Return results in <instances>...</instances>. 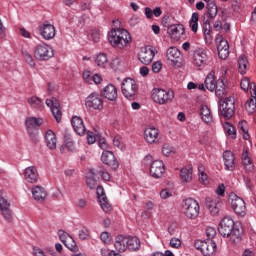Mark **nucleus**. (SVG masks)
I'll return each mask as SVG.
<instances>
[{
    "mask_svg": "<svg viewBox=\"0 0 256 256\" xmlns=\"http://www.w3.org/2000/svg\"><path fill=\"white\" fill-rule=\"evenodd\" d=\"M108 41L112 47L125 49L131 43V34L123 28L114 29L108 33Z\"/></svg>",
    "mask_w": 256,
    "mask_h": 256,
    "instance_id": "nucleus-1",
    "label": "nucleus"
},
{
    "mask_svg": "<svg viewBox=\"0 0 256 256\" xmlns=\"http://www.w3.org/2000/svg\"><path fill=\"white\" fill-rule=\"evenodd\" d=\"M233 219L231 217H224L219 225L218 231L222 237H231L233 241L241 239V234L239 230H233Z\"/></svg>",
    "mask_w": 256,
    "mask_h": 256,
    "instance_id": "nucleus-2",
    "label": "nucleus"
},
{
    "mask_svg": "<svg viewBox=\"0 0 256 256\" xmlns=\"http://www.w3.org/2000/svg\"><path fill=\"white\" fill-rule=\"evenodd\" d=\"M219 116L224 119H231L235 115V97L229 96L219 100Z\"/></svg>",
    "mask_w": 256,
    "mask_h": 256,
    "instance_id": "nucleus-3",
    "label": "nucleus"
},
{
    "mask_svg": "<svg viewBox=\"0 0 256 256\" xmlns=\"http://www.w3.org/2000/svg\"><path fill=\"white\" fill-rule=\"evenodd\" d=\"M175 99V92L172 90H165L161 88H154L152 90V101L157 105H167Z\"/></svg>",
    "mask_w": 256,
    "mask_h": 256,
    "instance_id": "nucleus-4",
    "label": "nucleus"
},
{
    "mask_svg": "<svg viewBox=\"0 0 256 256\" xmlns=\"http://www.w3.org/2000/svg\"><path fill=\"white\" fill-rule=\"evenodd\" d=\"M182 211L188 219H197L199 217V202L193 198H187L183 201Z\"/></svg>",
    "mask_w": 256,
    "mask_h": 256,
    "instance_id": "nucleus-5",
    "label": "nucleus"
},
{
    "mask_svg": "<svg viewBox=\"0 0 256 256\" xmlns=\"http://www.w3.org/2000/svg\"><path fill=\"white\" fill-rule=\"evenodd\" d=\"M194 247L198 251H201L204 256H211L217 251V244L213 240H196L194 242Z\"/></svg>",
    "mask_w": 256,
    "mask_h": 256,
    "instance_id": "nucleus-6",
    "label": "nucleus"
},
{
    "mask_svg": "<svg viewBox=\"0 0 256 256\" xmlns=\"http://www.w3.org/2000/svg\"><path fill=\"white\" fill-rule=\"evenodd\" d=\"M51 57H53V48L51 46L42 43L34 48V58L37 61H49Z\"/></svg>",
    "mask_w": 256,
    "mask_h": 256,
    "instance_id": "nucleus-7",
    "label": "nucleus"
},
{
    "mask_svg": "<svg viewBox=\"0 0 256 256\" xmlns=\"http://www.w3.org/2000/svg\"><path fill=\"white\" fill-rule=\"evenodd\" d=\"M43 120L41 118L28 117L25 121L27 133L32 141H37V129L41 127Z\"/></svg>",
    "mask_w": 256,
    "mask_h": 256,
    "instance_id": "nucleus-8",
    "label": "nucleus"
},
{
    "mask_svg": "<svg viewBox=\"0 0 256 256\" xmlns=\"http://www.w3.org/2000/svg\"><path fill=\"white\" fill-rule=\"evenodd\" d=\"M122 94L126 99H132L134 95L137 94V91H139V87L137 86V82L134 79L126 78L122 82Z\"/></svg>",
    "mask_w": 256,
    "mask_h": 256,
    "instance_id": "nucleus-9",
    "label": "nucleus"
},
{
    "mask_svg": "<svg viewBox=\"0 0 256 256\" xmlns=\"http://www.w3.org/2000/svg\"><path fill=\"white\" fill-rule=\"evenodd\" d=\"M229 199L231 207L233 211L236 213V215L244 217L247 211V206H245V200L233 193L230 194Z\"/></svg>",
    "mask_w": 256,
    "mask_h": 256,
    "instance_id": "nucleus-10",
    "label": "nucleus"
},
{
    "mask_svg": "<svg viewBox=\"0 0 256 256\" xmlns=\"http://www.w3.org/2000/svg\"><path fill=\"white\" fill-rule=\"evenodd\" d=\"M207 50L204 48H197L193 52L192 63L195 67H205L207 65Z\"/></svg>",
    "mask_w": 256,
    "mask_h": 256,
    "instance_id": "nucleus-11",
    "label": "nucleus"
},
{
    "mask_svg": "<svg viewBox=\"0 0 256 256\" xmlns=\"http://www.w3.org/2000/svg\"><path fill=\"white\" fill-rule=\"evenodd\" d=\"M138 59L143 65H151L155 59V50L149 46L142 47L138 53Z\"/></svg>",
    "mask_w": 256,
    "mask_h": 256,
    "instance_id": "nucleus-12",
    "label": "nucleus"
},
{
    "mask_svg": "<svg viewBox=\"0 0 256 256\" xmlns=\"http://www.w3.org/2000/svg\"><path fill=\"white\" fill-rule=\"evenodd\" d=\"M217 45L218 56L220 59H227L229 57V42L223 39V36L218 35L215 39Z\"/></svg>",
    "mask_w": 256,
    "mask_h": 256,
    "instance_id": "nucleus-13",
    "label": "nucleus"
},
{
    "mask_svg": "<svg viewBox=\"0 0 256 256\" xmlns=\"http://www.w3.org/2000/svg\"><path fill=\"white\" fill-rule=\"evenodd\" d=\"M85 105L88 107V109L101 111V109H103V99H101L99 94L92 93L86 98Z\"/></svg>",
    "mask_w": 256,
    "mask_h": 256,
    "instance_id": "nucleus-14",
    "label": "nucleus"
},
{
    "mask_svg": "<svg viewBox=\"0 0 256 256\" xmlns=\"http://www.w3.org/2000/svg\"><path fill=\"white\" fill-rule=\"evenodd\" d=\"M0 211L5 221H8V223H11V221H13V211H11V203H9L7 198L3 196H0Z\"/></svg>",
    "mask_w": 256,
    "mask_h": 256,
    "instance_id": "nucleus-15",
    "label": "nucleus"
},
{
    "mask_svg": "<svg viewBox=\"0 0 256 256\" xmlns=\"http://www.w3.org/2000/svg\"><path fill=\"white\" fill-rule=\"evenodd\" d=\"M45 103L47 107L50 108V111L54 119H56L57 123H61V118L63 114L61 113V109L59 108V101H57V99L55 98H52V99H46Z\"/></svg>",
    "mask_w": 256,
    "mask_h": 256,
    "instance_id": "nucleus-16",
    "label": "nucleus"
},
{
    "mask_svg": "<svg viewBox=\"0 0 256 256\" xmlns=\"http://www.w3.org/2000/svg\"><path fill=\"white\" fill-rule=\"evenodd\" d=\"M205 205L208 207L211 215H217L223 207V202L219 197L206 198Z\"/></svg>",
    "mask_w": 256,
    "mask_h": 256,
    "instance_id": "nucleus-17",
    "label": "nucleus"
},
{
    "mask_svg": "<svg viewBox=\"0 0 256 256\" xmlns=\"http://www.w3.org/2000/svg\"><path fill=\"white\" fill-rule=\"evenodd\" d=\"M165 173V164L161 160H155L150 165V174L154 179H160Z\"/></svg>",
    "mask_w": 256,
    "mask_h": 256,
    "instance_id": "nucleus-18",
    "label": "nucleus"
},
{
    "mask_svg": "<svg viewBox=\"0 0 256 256\" xmlns=\"http://www.w3.org/2000/svg\"><path fill=\"white\" fill-rule=\"evenodd\" d=\"M39 33L45 41H50L55 37V26L49 22H44L43 25L39 28Z\"/></svg>",
    "mask_w": 256,
    "mask_h": 256,
    "instance_id": "nucleus-19",
    "label": "nucleus"
},
{
    "mask_svg": "<svg viewBox=\"0 0 256 256\" xmlns=\"http://www.w3.org/2000/svg\"><path fill=\"white\" fill-rule=\"evenodd\" d=\"M101 161L104 165L111 167V169H117L119 167V162H117L115 155L111 151H104L101 156Z\"/></svg>",
    "mask_w": 256,
    "mask_h": 256,
    "instance_id": "nucleus-20",
    "label": "nucleus"
},
{
    "mask_svg": "<svg viewBox=\"0 0 256 256\" xmlns=\"http://www.w3.org/2000/svg\"><path fill=\"white\" fill-rule=\"evenodd\" d=\"M144 139L149 145L157 143L159 141V129L155 127L146 128L144 130Z\"/></svg>",
    "mask_w": 256,
    "mask_h": 256,
    "instance_id": "nucleus-21",
    "label": "nucleus"
},
{
    "mask_svg": "<svg viewBox=\"0 0 256 256\" xmlns=\"http://www.w3.org/2000/svg\"><path fill=\"white\" fill-rule=\"evenodd\" d=\"M179 57H181V51H179L177 47L168 48L166 52V59L172 67L179 64Z\"/></svg>",
    "mask_w": 256,
    "mask_h": 256,
    "instance_id": "nucleus-22",
    "label": "nucleus"
},
{
    "mask_svg": "<svg viewBox=\"0 0 256 256\" xmlns=\"http://www.w3.org/2000/svg\"><path fill=\"white\" fill-rule=\"evenodd\" d=\"M24 178L27 183H38L39 172L35 166H29L24 170Z\"/></svg>",
    "mask_w": 256,
    "mask_h": 256,
    "instance_id": "nucleus-23",
    "label": "nucleus"
},
{
    "mask_svg": "<svg viewBox=\"0 0 256 256\" xmlns=\"http://www.w3.org/2000/svg\"><path fill=\"white\" fill-rule=\"evenodd\" d=\"M223 161L226 171H235V155L231 150L224 151Z\"/></svg>",
    "mask_w": 256,
    "mask_h": 256,
    "instance_id": "nucleus-24",
    "label": "nucleus"
},
{
    "mask_svg": "<svg viewBox=\"0 0 256 256\" xmlns=\"http://www.w3.org/2000/svg\"><path fill=\"white\" fill-rule=\"evenodd\" d=\"M101 95L108 101H115L117 99V88L113 84H108L102 89Z\"/></svg>",
    "mask_w": 256,
    "mask_h": 256,
    "instance_id": "nucleus-25",
    "label": "nucleus"
},
{
    "mask_svg": "<svg viewBox=\"0 0 256 256\" xmlns=\"http://www.w3.org/2000/svg\"><path fill=\"white\" fill-rule=\"evenodd\" d=\"M71 125L77 133V135L83 136L85 135L86 128H85V123H83V119L79 116H73L71 119Z\"/></svg>",
    "mask_w": 256,
    "mask_h": 256,
    "instance_id": "nucleus-26",
    "label": "nucleus"
},
{
    "mask_svg": "<svg viewBox=\"0 0 256 256\" xmlns=\"http://www.w3.org/2000/svg\"><path fill=\"white\" fill-rule=\"evenodd\" d=\"M128 236L118 235L115 238L114 247L118 253H125L127 251Z\"/></svg>",
    "mask_w": 256,
    "mask_h": 256,
    "instance_id": "nucleus-27",
    "label": "nucleus"
},
{
    "mask_svg": "<svg viewBox=\"0 0 256 256\" xmlns=\"http://www.w3.org/2000/svg\"><path fill=\"white\" fill-rule=\"evenodd\" d=\"M199 116L201 117V120L207 125L213 123V114L211 113L209 106L202 104L199 109Z\"/></svg>",
    "mask_w": 256,
    "mask_h": 256,
    "instance_id": "nucleus-28",
    "label": "nucleus"
},
{
    "mask_svg": "<svg viewBox=\"0 0 256 256\" xmlns=\"http://www.w3.org/2000/svg\"><path fill=\"white\" fill-rule=\"evenodd\" d=\"M180 179L182 183H191L193 180V166L188 165L180 169Z\"/></svg>",
    "mask_w": 256,
    "mask_h": 256,
    "instance_id": "nucleus-29",
    "label": "nucleus"
},
{
    "mask_svg": "<svg viewBox=\"0 0 256 256\" xmlns=\"http://www.w3.org/2000/svg\"><path fill=\"white\" fill-rule=\"evenodd\" d=\"M32 196L35 201L43 203V201H45V199L47 198V191H45V188L41 186H34L32 188Z\"/></svg>",
    "mask_w": 256,
    "mask_h": 256,
    "instance_id": "nucleus-30",
    "label": "nucleus"
},
{
    "mask_svg": "<svg viewBox=\"0 0 256 256\" xmlns=\"http://www.w3.org/2000/svg\"><path fill=\"white\" fill-rule=\"evenodd\" d=\"M45 143L49 149H57V136L52 130L45 133Z\"/></svg>",
    "mask_w": 256,
    "mask_h": 256,
    "instance_id": "nucleus-31",
    "label": "nucleus"
},
{
    "mask_svg": "<svg viewBox=\"0 0 256 256\" xmlns=\"http://www.w3.org/2000/svg\"><path fill=\"white\" fill-rule=\"evenodd\" d=\"M167 33L170 35L171 39H179L183 35V26L181 25H171Z\"/></svg>",
    "mask_w": 256,
    "mask_h": 256,
    "instance_id": "nucleus-32",
    "label": "nucleus"
},
{
    "mask_svg": "<svg viewBox=\"0 0 256 256\" xmlns=\"http://www.w3.org/2000/svg\"><path fill=\"white\" fill-rule=\"evenodd\" d=\"M204 85L208 91H215L217 87V81H215V72H210L204 81Z\"/></svg>",
    "mask_w": 256,
    "mask_h": 256,
    "instance_id": "nucleus-33",
    "label": "nucleus"
},
{
    "mask_svg": "<svg viewBox=\"0 0 256 256\" xmlns=\"http://www.w3.org/2000/svg\"><path fill=\"white\" fill-rule=\"evenodd\" d=\"M214 91L216 93V97H219V99H223V97L227 95V88L225 86V82H223V80H217Z\"/></svg>",
    "mask_w": 256,
    "mask_h": 256,
    "instance_id": "nucleus-34",
    "label": "nucleus"
},
{
    "mask_svg": "<svg viewBox=\"0 0 256 256\" xmlns=\"http://www.w3.org/2000/svg\"><path fill=\"white\" fill-rule=\"evenodd\" d=\"M238 71L241 75H245L247 73V68L249 67V60H247V56L240 55L238 58Z\"/></svg>",
    "mask_w": 256,
    "mask_h": 256,
    "instance_id": "nucleus-35",
    "label": "nucleus"
},
{
    "mask_svg": "<svg viewBox=\"0 0 256 256\" xmlns=\"http://www.w3.org/2000/svg\"><path fill=\"white\" fill-rule=\"evenodd\" d=\"M242 163L247 171H253V163H251V157L249 156V150L247 149L243 150Z\"/></svg>",
    "mask_w": 256,
    "mask_h": 256,
    "instance_id": "nucleus-36",
    "label": "nucleus"
},
{
    "mask_svg": "<svg viewBox=\"0 0 256 256\" xmlns=\"http://www.w3.org/2000/svg\"><path fill=\"white\" fill-rule=\"evenodd\" d=\"M240 87L243 91H250V95L253 91L256 92V86L255 83H251L249 78L244 77L240 82Z\"/></svg>",
    "mask_w": 256,
    "mask_h": 256,
    "instance_id": "nucleus-37",
    "label": "nucleus"
},
{
    "mask_svg": "<svg viewBox=\"0 0 256 256\" xmlns=\"http://www.w3.org/2000/svg\"><path fill=\"white\" fill-rule=\"evenodd\" d=\"M28 105H30L32 109H38L39 111L43 110V100L37 96L28 98Z\"/></svg>",
    "mask_w": 256,
    "mask_h": 256,
    "instance_id": "nucleus-38",
    "label": "nucleus"
},
{
    "mask_svg": "<svg viewBox=\"0 0 256 256\" xmlns=\"http://www.w3.org/2000/svg\"><path fill=\"white\" fill-rule=\"evenodd\" d=\"M127 247L130 251H138L141 247V241L137 237L128 236Z\"/></svg>",
    "mask_w": 256,
    "mask_h": 256,
    "instance_id": "nucleus-39",
    "label": "nucleus"
},
{
    "mask_svg": "<svg viewBox=\"0 0 256 256\" xmlns=\"http://www.w3.org/2000/svg\"><path fill=\"white\" fill-rule=\"evenodd\" d=\"M256 109V92L252 90L250 99L246 102V110L248 113H253Z\"/></svg>",
    "mask_w": 256,
    "mask_h": 256,
    "instance_id": "nucleus-40",
    "label": "nucleus"
},
{
    "mask_svg": "<svg viewBox=\"0 0 256 256\" xmlns=\"http://www.w3.org/2000/svg\"><path fill=\"white\" fill-rule=\"evenodd\" d=\"M198 180L202 185H209V176L205 173V167L201 164L198 166Z\"/></svg>",
    "mask_w": 256,
    "mask_h": 256,
    "instance_id": "nucleus-41",
    "label": "nucleus"
},
{
    "mask_svg": "<svg viewBox=\"0 0 256 256\" xmlns=\"http://www.w3.org/2000/svg\"><path fill=\"white\" fill-rule=\"evenodd\" d=\"M238 128H239L240 131L242 132L243 139H245V141H249V139L251 138V136L249 135V124L247 123V121L241 120V121L238 123Z\"/></svg>",
    "mask_w": 256,
    "mask_h": 256,
    "instance_id": "nucleus-42",
    "label": "nucleus"
},
{
    "mask_svg": "<svg viewBox=\"0 0 256 256\" xmlns=\"http://www.w3.org/2000/svg\"><path fill=\"white\" fill-rule=\"evenodd\" d=\"M189 26L192 32L197 33L199 29V13H192L191 19L189 21Z\"/></svg>",
    "mask_w": 256,
    "mask_h": 256,
    "instance_id": "nucleus-43",
    "label": "nucleus"
},
{
    "mask_svg": "<svg viewBox=\"0 0 256 256\" xmlns=\"http://www.w3.org/2000/svg\"><path fill=\"white\" fill-rule=\"evenodd\" d=\"M95 63L97 67H101V69H105L109 63V59H107V54L100 53L97 55L95 59Z\"/></svg>",
    "mask_w": 256,
    "mask_h": 256,
    "instance_id": "nucleus-44",
    "label": "nucleus"
},
{
    "mask_svg": "<svg viewBox=\"0 0 256 256\" xmlns=\"http://www.w3.org/2000/svg\"><path fill=\"white\" fill-rule=\"evenodd\" d=\"M206 9L210 19H215V17H217V4H215V1H208Z\"/></svg>",
    "mask_w": 256,
    "mask_h": 256,
    "instance_id": "nucleus-45",
    "label": "nucleus"
},
{
    "mask_svg": "<svg viewBox=\"0 0 256 256\" xmlns=\"http://www.w3.org/2000/svg\"><path fill=\"white\" fill-rule=\"evenodd\" d=\"M100 203V207L104 213H109L113 209L111 207V204H109V201L107 200V196H101L100 200H98Z\"/></svg>",
    "mask_w": 256,
    "mask_h": 256,
    "instance_id": "nucleus-46",
    "label": "nucleus"
},
{
    "mask_svg": "<svg viewBox=\"0 0 256 256\" xmlns=\"http://www.w3.org/2000/svg\"><path fill=\"white\" fill-rule=\"evenodd\" d=\"M64 245L70 251H77V243L71 236L67 238V240L64 242Z\"/></svg>",
    "mask_w": 256,
    "mask_h": 256,
    "instance_id": "nucleus-47",
    "label": "nucleus"
},
{
    "mask_svg": "<svg viewBox=\"0 0 256 256\" xmlns=\"http://www.w3.org/2000/svg\"><path fill=\"white\" fill-rule=\"evenodd\" d=\"M22 55L26 61V63L30 66V67H35V60L33 59V56L31 54H29V52H27V50H23L22 51Z\"/></svg>",
    "mask_w": 256,
    "mask_h": 256,
    "instance_id": "nucleus-48",
    "label": "nucleus"
},
{
    "mask_svg": "<svg viewBox=\"0 0 256 256\" xmlns=\"http://www.w3.org/2000/svg\"><path fill=\"white\" fill-rule=\"evenodd\" d=\"M86 183L89 189H97V179H95V173L92 172V176L86 178Z\"/></svg>",
    "mask_w": 256,
    "mask_h": 256,
    "instance_id": "nucleus-49",
    "label": "nucleus"
},
{
    "mask_svg": "<svg viewBox=\"0 0 256 256\" xmlns=\"http://www.w3.org/2000/svg\"><path fill=\"white\" fill-rule=\"evenodd\" d=\"M224 129L227 131L228 135H231L232 139H235L236 137V133H235V127H233V125H231V123L229 122H225L223 124Z\"/></svg>",
    "mask_w": 256,
    "mask_h": 256,
    "instance_id": "nucleus-50",
    "label": "nucleus"
},
{
    "mask_svg": "<svg viewBox=\"0 0 256 256\" xmlns=\"http://www.w3.org/2000/svg\"><path fill=\"white\" fill-rule=\"evenodd\" d=\"M215 235H217V230H215V228L208 227L206 229V236L208 238L206 239V241H213V238L215 237Z\"/></svg>",
    "mask_w": 256,
    "mask_h": 256,
    "instance_id": "nucleus-51",
    "label": "nucleus"
},
{
    "mask_svg": "<svg viewBox=\"0 0 256 256\" xmlns=\"http://www.w3.org/2000/svg\"><path fill=\"white\" fill-rule=\"evenodd\" d=\"M162 153L163 155H165V157H169V155H172L173 153H175V148L166 144L162 147Z\"/></svg>",
    "mask_w": 256,
    "mask_h": 256,
    "instance_id": "nucleus-52",
    "label": "nucleus"
},
{
    "mask_svg": "<svg viewBox=\"0 0 256 256\" xmlns=\"http://www.w3.org/2000/svg\"><path fill=\"white\" fill-rule=\"evenodd\" d=\"M91 39L92 41H94V43H99L101 39V33L99 32V30L94 29L91 31Z\"/></svg>",
    "mask_w": 256,
    "mask_h": 256,
    "instance_id": "nucleus-53",
    "label": "nucleus"
},
{
    "mask_svg": "<svg viewBox=\"0 0 256 256\" xmlns=\"http://www.w3.org/2000/svg\"><path fill=\"white\" fill-rule=\"evenodd\" d=\"M111 67H112V69L117 71V69H119V67H121V58H119V57L113 58L111 61Z\"/></svg>",
    "mask_w": 256,
    "mask_h": 256,
    "instance_id": "nucleus-54",
    "label": "nucleus"
},
{
    "mask_svg": "<svg viewBox=\"0 0 256 256\" xmlns=\"http://www.w3.org/2000/svg\"><path fill=\"white\" fill-rule=\"evenodd\" d=\"M79 239H81L82 241H85V239H88L89 237V230H87V228H82L79 231Z\"/></svg>",
    "mask_w": 256,
    "mask_h": 256,
    "instance_id": "nucleus-55",
    "label": "nucleus"
},
{
    "mask_svg": "<svg viewBox=\"0 0 256 256\" xmlns=\"http://www.w3.org/2000/svg\"><path fill=\"white\" fill-rule=\"evenodd\" d=\"M162 68L163 64L161 63V61H156L152 64L153 73H159V71H161Z\"/></svg>",
    "mask_w": 256,
    "mask_h": 256,
    "instance_id": "nucleus-56",
    "label": "nucleus"
},
{
    "mask_svg": "<svg viewBox=\"0 0 256 256\" xmlns=\"http://www.w3.org/2000/svg\"><path fill=\"white\" fill-rule=\"evenodd\" d=\"M58 237L62 243H64L71 235H69L67 232L60 230L58 231Z\"/></svg>",
    "mask_w": 256,
    "mask_h": 256,
    "instance_id": "nucleus-57",
    "label": "nucleus"
},
{
    "mask_svg": "<svg viewBox=\"0 0 256 256\" xmlns=\"http://www.w3.org/2000/svg\"><path fill=\"white\" fill-rule=\"evenodd\" d=\"M170 246L173 247L174 249H179L181 247V240L179 238H172L170 240Z\"/></svg>",
    "mask_w": 256,
    "mask_h": 256,
    "instance_id": "nucleus-58",
    "label": "nucleus"
},
{
    "mask_svg": "<svg viewBox=\"0 0 256 256\" xmlns=\"http://www.w3.org/2000/svg\"><path fill=\"white\" fill-rule=\"evenodd\" d=\"M173 194L168 189H163L160 191L161 199H169Z\"/></svg>",
    "mask_w": 256,
    "mask_h": 256,
    "instance_id": "nucleus-59",
    "label": "nucleus"
},
{
    "mask_svg": "<svg viewBox=\"0 0 256 256\" xmlns=\"http://www.w3.org/2000/svg\"><path fill=\"white\" fill-rule=\"evenodd\" d=\"M216 195H219V197H223L225 195V184H220L216 188Z\"/></svg>",
    "mask_w": 256,
    "mask_h": 256,
    "instance_id": "nucleus-60",
    "label": "nucleus"
},
{
    "mask_svg": "<svg viewBox=\"0 0 256 256\" xmlns=\"http://www.w3.org/2000/svg\"><path fill=\"white\" fill-rule=\"evenodd\" d=\"M65 147L68 149V151H73L74 145H73V140L71 138L65 139Z\"/></svg>",
    "mask_w": 256,
    "mask_h": 256,
    "instance_id": "nucleus-61",
    "label": "nucleus"
},
{
    "mask_svg": "<svg viewBox=\"0 0 256 256\" xmlns=\"http://www.w3.org/2000/svg\"><path fill=\"white\" fill-rule=\"evenodd\" d=\"M100 239H101V241H103V243H109V241H111V237H109L108 232H102L100 234Z\"/></svg>",
    "mask_w": 256,
    "mask_h": 256,
    "instance_id": "nucleus-62",
    "label": "nucleus"
},
{
    "mask_svg": "<svg viewBox=\"0 0 256 256\" xmlns=\"http://www.w3.org/2000/svg\"><path fill=\"white\" fill-rule=\"evenodd\" d=\"M95 135H93V132H87V142L89 145H93L95 143Z\"/></svg>",
    "mask_w": 256,
    "mask_h": 256,
    "instance_id": "nucleus-63",
    "label": "nucleus"
},
{
    "mask_svg": "<svg viewBox=\"0 0 256 256\" xmlns=\"http://www.w3.org/2000/svg\"><path fill=\"white\" fill-rule=\"evenodd\" d=\"M139 24V17L137 16H132L129 20V25L130 27H135V25Z\"/></svg>",
    "mask_w": 256,
    "mask_h": 256,
    "instance_id": "nucleus-64",
    "label": "nucleus"
}]
</instances>
